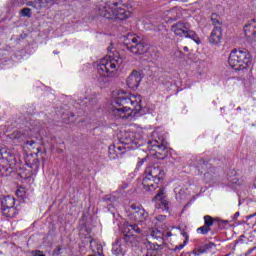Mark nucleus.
Here are the masks:
<instances>
[{
    "instance_id": "obj_47",
    "label": "nucleus",
    "mask_w": 256,
    "mask_h": 256,
    "mask_svg": "<svg viewBox=\"0 0 256 256\" xmlns=\"http://www.w3.org/2000/svg\"><path fill=\"white\" fill-rule=\"evenodd\" d=\"M184 51L187 53V51H189V48L187 46H185L184 48Z\"/></svg>"
},
{
    "instance_id": "obj_29",
    "label": "nucleus",
    "mask_w": 256,
    "mask_h": 256,
    "mask_svg": "<svg viewBox=\"0 0 256 256\" xmlns=\"http://www.w3.org/2000/svg\"><path fill=\"white\" fill-rule=\"evenodd\" d=\"M213 223H215V219H213V217L209 216V215H206L204 216V225L206 227H213Z\"/></svg>"
},
{
    "instance_id": "obj_24",
    "label": "nucleus",
    "mask_w": 256,
    "mask_h": 256,
    "mask_svg": "<svg viewBox=\"0 0 256 256\" xmlns=\"http://www.w3.org/2000/svg\"><path fill=\"white\" fill-rule=\"evenodd\" d=\"M2 213L5 217L13 218L15 215H17V208L15 206L4 208L2 209Z\"/></svg>"
},
{
    "instance_id": "obj_21",
    "label": "nucleus",
    "mask_w": 256,
    "mask_h": 256,
    "mask_svg": "<svg viewBox=\"0 0 256 256\" xmlns=\"http://www.w3.org/2000/svg\"><path fill=\"white\" fill-rule=\"evenodd\" d=\"M244 33L246 37H251V35H256V19H252L250 22L245 24Z\"/></svg>"
},
{
    "instance_id": "obj_35",
    "label": "nucleus",
    "mask_w": 256,
    "mask_h": 256,
    "mask_svg": "<svg viewBox=\"0 0 256 256\" xmlns=\"http://www.w3.org/2000/svg\"><path fill=\"white\" fill-rule=\"evenodd\" d=\"M148 245L152 251H159V249H161L162 247V246H157V241L154 243H151L150 241H148Z\"/></svg>"
},
{
    "instance_id": "obj_54",
    "label": "nucleus",
    "mask_w": 256,
    "mask_h": 256,
    "mask_svg": "<svg viewBox=\"0 0 256 256\" xmlns=\"http://www.w3.org/2000/svg\"><path fill=\"white\" fill-rule=\"evenodd\" d=\"M181 1H183V3H187V0H181Z\"/></svg>"
},
{
    "instance_id": "obj_30",
    "label": "nucleus",
    "mask_w": 256,
    "mask_h": 256,
    "mask_svg": "<svg viewBox=\"0 0 256 256\" xmlns=\"http://www.w3.org/2000/svg\"><path fill=\"white\" fill-rule=\"evenodd\" d=\"M209 231H211V228L205 226V224L197 229V233H200V235H207Z\"/></svg>"
},
{
    "instance_id": "obj_36",
    "label": "nucleus",
    "mask_w": 256,
    "mask_h": 256,
    "mask_svg": "<svg viewBox=\"0 0 256 256\" xmlns=\"http://www.w3.org/2000/svg\"><path fill=\"white\" fill-rule=\"evenodd\" d=\"M97 105V100L96 99H93V98H89L88 99V105L87 107L89 109H93V107H95Z\"/></svg>"
},
{
    "instance_id": "obj_39",
    "label": "nucleus",
    "mask_w": 256,
    "mask_h": 256,
    "mask_svg": "<svg viewBox=\"0 0 256 256\" xmlns=\"http://www.w3.org/2000/svg\"><path fill=\"white\" fill-rule=\"evenodd\" d=\"M63 249V247L61 245L56 246L54 253L56 255H59V253H61V250Z\"/></svg>"
},
{
    "instance_id": "obj_40",
    "label": "nucleus",
    "mask_w": 256,
    "mask_h": 256,
    "mask_svg": "<svg viewBox=\"0 0 256 256\" xmlns=\"http://www.w3.org/2000/svg\"><path fill=\"white\" fill-rule=\"evenodd\" d=\"M183 247H185V244H180L175 246V248L173 249V251H181V249H183Z\"/></svg>"
},
{
    "instance_id": "obj_12",
    "label": "nucleus",
    "mask_w": 256,
    "mask_h": 256,
    "mask_svg": "<svg viewBox=\"0 0 256 256\" xmlns=\"http://www.w3.org/2000/svg\"><path fill=\"white\" fill-rule=\"evenodd\" d=\"M123 239L126 245H131V247H139V243L143 241V236L131 234V232H128L124 234Z\"/></svg>"
},
{
    "instance_id": "obj_42",
    "label": "nucleus",
    "mask_w": 256,
    "mask_h": 256,
    "mask_svg": "<svg viewBox=\"0 0 256 256\" xmlns=\"http://www.w3.org/2000/svg\"><path fill=\"white\" fill-rule=\"evenodd\" d=\"M26 5H27L28 7H34V9H35V0H34V1H29V2H27Z\"/></svg>"
},
{
    "instance_id": "obj_15",
    "label": "nucleus",
    "mask_w": 256,
    "mask_h": 256,
    "mask_svg": "<svg viewBox=\"0 0 256 256\" xmlns=\"http://www.w3.org/2000/svg\"><path fill=\"white\" fill-rule=\"evenodd\" d=\"M112 15H113V19H119L120 21H123L131 17V12L127 11L123 7H119L114 10L112 9Z\"/></svg>"
},
{
    "instance_id": "obj_7",
    "label": "nucleus",
    "mask_w": 256,
    "mask_h": 256,
    "mask_svg": "<svg viewBox=\"0 0 256 256\" xmlns=\"http://www.w3.org/2000/svg\"><path fill=\"white\" fill-rule=\"evenodd\" d=\"M171 32L177 35L178 37H186L188 39H192V41L199 40V37H197V34L195 31L190 30L189 27H187V24L184 22H176L171 26Z\"/></svg>"
},
{
    "instance_id": "obj_16",
    "label": "nucleus",
    "mask_w": 256,
    "mask_h": 256,
    "mask_svg": "<svg viewBox=\"0 0 256 256\" xmlns=\"http://www.w3.org/2000/svg\"><path fill=\"white\" fill-rule=\"evenodd\" d=\"M121 241V238H117L112 245V253L115 256H125L126 250L125 248H123V244H121Z\"/></svg>"
},
{
    "instance_id": "obj_9",
    "label": "nucleus",
    "mask_w": 256,
    "mask_h": 256,
    "mask_svg": "<svg viewBox=\"0 0 256 256\" xmlns=\"http://www.w3.org/2000/svg\"><path fill=\"white\" fill-rule=\"evenodd\" d=\"M130 219L132 221H136V223H143L147 220V217H149V214L147 211H145V208L142 206H137L136 204H132L130 206Z\"/></svg>"
},
{
    "instance_id": "obj_6",
    "label": "nucleus",
    "mask_w": 256,
    "mask_h": 256,
    "mask_svg": "<svg viewBox=\"0 0 256 256\" xmlns=\"http://www.w3.org/2000/svg\"><path fill=\"white\" fill-rule=\"evenodd\" d=\"M124 45L127 51H130L132 55H145L149 51V47L145 42L141 41L139 37L130 35L124 40Z\"/></svg>"
},
{
    "instance_id": "obj_48",
    "label": "nucleus",
    "mask_w": 256,
    "mask_h": 256,
    "mask_svg": "<svg viewBox=\"0 0 256 256\" xmlns=\"http://www.w3.org/2000/svg\"><path fill=\"white\" fill-rule=\"evenodd\" d=\"M167 237H171L173 234L171 232H167Z\"/></svg>"
},
{
    "instance_id": "obj_22",
    "label": "nucleus",
    "mask_w": 256,
    "mask_h": 256,
    "mask_svg": "<svg viewBox=\"0 0 256 256\" xmlns=\"http://www.w3.org/2000/svg\"><path fill=\"white\" fill-rule=\"evenodd\" d=\"M196 167L200 173H205V171H209V169H214L211 163H208L205 159L200 158L197 160Z\"/></svg>"
},
{
    "instance_id": "obj_33",
    "label": "nucleus",
    "mask_w": 256,
    "mask_h": 256,
    "mask_svg": "<svg viewBox=\"0 0 256 256\" xmlns=\"http://www.w3.org/2000/svg\"><path fill=\"white\" fill-rule=\"evenodd\" d=\"M10 139H14L16 141H19V139H23V133L16 131L10 135Z\"/></svg>"
},
{
    "instance_id": "obj_20",
    "label": "nucleus",
    "mask_w": 256,
    "mask_h": 256,
    "mask_svg": "<svg viewBox=\"0 0 256 256\" xmlns=\"http://www.w3.org/2000/svg\"><path fill=\"white\" fill-rule=\"evenodd\" d=\"M213 247H215V243L210 242L202 246H197L196 248H194L192 253L195 256H199L202 255V253H207L210 249H213Z\"/></svg>"
},
{
    "instance_id": "obj_1",
    "label": "nucleus",
    "mask_w": 256,
    "mask_h": 256,
    "mask_svg": "<svg viewBox=\"0 0 256 256\" xmlns=\"http://www.w3.org/2000/svg\"><path fill=\"white\" fill-rule=\"evenodd\" d=\"M163 179H165V172L159 165L149 166L146 168L145 177L142 180L143 189L155 191Z\"/></svg>"
},
{
    "instance_id": "obj_14",
    "label": "nucleus",
    "mask_w": 256,
    "mask_h": 256,
    "mask_svg": "<svg viewBox=\"0 0 256 256\" xmlns=\"http://www.w3.org/2000/svg\"><path fill=\"white\" fill-rule=\"evenodd\" d=\"M221 39H223V33L221 32V27L216 26L212 30L210 37H209V43L211 45H219L221 43Z\"/></svg>"
},
{
    "instance_id": "obj_46",
    "label": "nucleus",
    "mask_w": 256,
    "mask_h": 256,
    "mask_svg": "<svg viewBox=\"0 0 256 256\" xmlns=\"http://www.w3.org/2000/svg\"><path fill=\"white\" fill-rule=\"evenodd\" d=\"M146 256H156V255H153L151 252H147Z\"/></svg>"
},
{
    "instance_id": "obj_11",
    "label": "nucleus",
    "mask_w": 256,
    "mask_h": 256,
    "mask_svg": "<svg viewBox=\"0 0 256 256\" xmlns=\"http://www.w3.org/2000/svg\"><path fill=\"white\" fill-rule=\"evenodd\" d=\"M141 79V74L137 70H133L127 78V86L130 89H137V87H139V84L141 83Z\"/></svg>"
},
{
    "instance_id": "obj_25",
    "label": "nucleus",
    "mask_w": 256,
    "mask_h": 256,
    "mask_svg": "<svg viewBox=\"0 0 256 256\" xmlns=\"http://www.w3.org/2000/svg\"><path fill=\"white\" fill-rule=\"evenodd\" d=\"M169 21H177V19H181V13L177 11V8L170 10L167 14Z\"/></svg>"
},
{
    "instance_id": "obj_32",
    "label": "nucleus",
    "mask_w": 256,
    "mask_h": 256,
    "mask_svg": "<svg viewBox=\"0 0 256 256\" xmlns=\"http://www.w3.org/2000/svg\"><path fill=\"white\" fill-rule=\"evenodd\" d=\"M20 15L22 17H28V19H31V9L30 8H23L20 11Z\"/></svg>"
},
{
    "instance_id": "obj_50",
    "label": "nucleus",
    "mask_w": 256,
    "mask_h": 256,
    "mask_svg": "<svg viewBox=\"0 0 256 256\" xmlns=\"http://www.w3.org/2000/svg\"><path fill=\"white\" fill-rule=\"evenodd\" d=\"M70 117H75V114L73 112H71Z\"/></svg>"
},
{
    "instance_id": "obj_34",
    "label": "nucleus",
    "mask_w": 256,
    "mask_h": 256,
    "mask_svg": "<svg viewBox=\"0 0 256 256\" xmlns=\"http://www.w3.org/2000/svg\"><path fill=\"white\" fill-rule=\"evenodd\" d=\"M130 229L129 231H134V233H138V235H141V228L137 226V224H131L129 225Z\"/></svg>"
},
{
    "instance_id": "obj_45",
    "label": "nucleus",
    "mask_w": 256,
    "mask_h": 256,
    "mask_svg": "<svg viewBox=\"0 0 256 256\" xmlns=\"http://www.w3.org/2000/svg\"><path fill=\"white\" fill-rule=\"evenodd\" d=\"M64 123H69V117L68 118H63Z\"/></svg>"
},
{
    "instance_id": "obj_13",
    "label": "nucleus",
    "mask_w": 256,
    "mask_h": 256,
    "mask_svg": "<svg viewBox=\"0 0 256 256\" xmlns=\"http://www.w3.org/2000/svg\"><path fill=\"white\" fill-rule=\"evenodd\" d=\"M96 15H98V17H103L104 19L113 20V9L107 4L100 5L96 9Z\"/></svg>"
},
{
    "instance_id": "obj_5",
    "label": "nucleus",
    "mask_w": 256,
    "mask_h": 256,
    "mask_svg": "<svg viewBox=\"0 0 256 256\" xmlns=\"http://www.w3.org/2000/svg\"><path fill=\"white\" fill-rule=\"evenodd\" d=\"M123 60L121 58L103 59L98 67L100 77H116L117 71L121 67Z\"/></svg>"
},
{
    "instance_id": "obj_53",
    "label": "nucleus",
    "mask_w": 256,
    "mask_h": 256,
    "mask_svg": "<svg viewBox=\"0 0 256 256\" xmlns=\"http://www.w3.org/2000/svg\"><path fill=\"white\" fill-rule=\"evenodd\" d=\"M254 187H255V189H256V179H255V181H254Z\"/></svg>"
},
{
    "instance_id": "obj_19",
    "label": "nucleus",
    "mask_w": 256,
    "mask_h": 256,
    "mask_svg": "<svg viewBox=\"0 0 256 256\" xmlns=\"http://www.w3.org/2000/svg\"><path fill=\"white\" fill-rule=\"evenodd\" d=\"M151 236L154 239H156L157 247H163V245H165V239L163 238V237H165V235L159 229L156 228V229L152 230Z\"/></svg>"
},
{
    "instance_id": "obj_2",
    "label": "nucleus",
    "mask_w": 256,
    "mask_h": 256,
    "mask_svg": "<svg viewBox=\"0 0 256 256\" xmlns=\"http://www.w3.org/2000/svg\"><path fill=\"white\" fill-rule=\"evenodd\" d=\"M115 103L119 108L130 109L135 113H141V109H143L139 95H127V93L122 92L116 97Z\"/></svg>"
},
{
    "instance_id": "obj_17",
    "label": "nucleus",
    "mask_w": 256,
    "mask_h": 256,
    "mask_svg": "<svg viewBox=\"0 0 256 256\" xmlns=\"http://www.w3.org/2000/svg\"><path fill=\"white\" fill-rule=\"evenodd\" d=\"M153 199L159 201L160 205H162L166 211H169V201L167 200V197H165L163 189H160Z\"/></svg>"
},
{
    "instance_id": "obj_4",
    "label": "nucleus",
    "mask_w": 256,
    "mask_h": 256,
    "mask_svg": "<svg viewBox=\"0 0 256 256\" xmlns=\"http://www.w3.org/2000/svg\"><path fill=\"white\" fill-rule=\"evenodd\" d=\"M228 63L235 71L247 69L249 65V53H247V51L234 49L229 55Z\"/></svg>"
},
{
    "instance_id": "obj_51",
    "label": "nucleus",
    "mask_w": 256,
    "mask_h": 256,
    "mask_svg": "<svg viewBox=\"0 0 256 256\" xmlns=\"http://www.w3.org/2000/svg\"><path fill=\"white\" fill-rule=\"evenodd\" d=\"M234 216L239 217V212H236Z\"/></svg>"
},
{
    "instance_id": "obj_49",
    "label": "nucleus",
    "mask_w": 256,
    "mask_h": 256,
    "mask_svg": "<svg viewBox=\"0 0 256 256\" xmlns=\"http://www.w3.org/2000/svg\"><path fill=\"white\" fill-rule=\"evenodd\" d=\"M112 5H113L114 7H117V5H119V3L114 2Z\"/></svg>"
},
{
    "instance_id": "obj_27",
    "label": "nucleus",
    "mask_w": 256,
    "mask_h": 256,
    "mask_svg": "<svg viewBox=\"0 0 256 256\" xmlns=\"http://www.w3.org/2000/svg\"><path fill=\"white\" fill-rule=\"evenodd\" d=\"M204 179L207 183H211L215 179V168L208 169L207 172L204 174Z\"/></svg>"
},
{
    "instance_id": "obj_18",
    "label": "nucleus",
    "mask_w": 256,
    "mask_h": 256,
    "mask_svg": "<svg viewBox=\"0 0 256 256\" xmlns=\"http://www.w3.org/2000/svg\"><path fill=\"white\" fill-rule=\"evenodd\" d=\"M149 144L155 148V151L156 153H158V155H162V159H165V157H167L168 151L165 145L159 144V142L157 141H150Z\"/></svg>"
},
{
    "instance_id": "obj_52",
    "label": "nucleus",
    "mask_w": 256,
    "mask_h": 256,
    "mask_svg": "<svg viewBox=\"0 0 256 256\" xmlns=\"http://www.w3.org/2000/svg\"><path fill=\"white\" fill-rule=\"evenodd\" d=\"M237 243H241V240H237V241L235 242V246L237 245Z\"/></svg>"
},
{
    "instance_id": "obj_8",
    "label": "nucleus",
    "mask_w": 256,
    "mask_h": 256,
    "mask_svg": "<svg viewBox=\"0 0 256 256\" xmlns=\"http://www.w3.org/2000/svg\"><path fill=\"white\" fill-rule=\"evenodd\" d=\"M17 163L15 156L7 149H0V175H5L9 171V167H13Z\"/></svg>"
},
{
    "instance_id": "obj_26",
    "label": "nucleus",
    "mask_w": 256,
    "mask_h": 256,
    "mask_svg": "<svg viewBox=\"0 0 256 256\" xmlns=\"http://www.w3.org/2000/svg\"><path fill=\"white\" fill-rule=\"evenodd\" d=\"M210 19H211V23H212V25H214V27H221V25L223 24L221 22V16L218 14L213 13L211 15Z\"/></svg>"
},
{
    "instance_id": "obj_28",
    "label": "nucleus",
    "mask_w": 256,
    "mask_h": 256,
    "mask_svg": "<svg viewBox=\"0 0 256 256\" xmlns=\"http://www.w3.org/2000/svg\"><path fill=\"white\" fill-rule=\"evenodd\" d=\"M87 239L90 243L91 251H93V253H95V251H96V253L98 254L99 253V245H101V244H99L95 239H93L91 237H88Z\"/></svg>"
},
{
    "instance_id": "obj_3",
    "label": "nucleus",
    "mask_w": 256,
    "mask_h": 256,
    "mask_svg": "<svg viewBox=\"0 0 256 256\" xmlns=\"http://www.w3.org/2000/svg\"><path fill=\"white\" fill-rule=\"evenodd\" d=\"M139 147V139H137V133L124 132L119 138V145L114 146L115 152L119 155H123L126 151H135Z\"/></svg>"
},
{
    "instance_id": "obj_44",
    "label": "nucleus",
    "mask_w": 256,
    "mask_h": 256,
    "mask_svg": "<svg viewBox=\"0 0 256 256\" xmlns=\"http://www.w3.org/2000/svg\"><path fill=\"white\" fill-rule=\"evenodd\" d=\"M18 1V3H20V5H25V1H27V0H17Z\"/></svg>"
},
{
    "instance_id": "obj_10",
    "label": "nucleus",
    "mask_w": 256,
    "mask_h": 256,
    "mask_svg": "<svg viewBox=\"0 0 256 256\" xmlns=\"http://www.w3.org/2000/svg\"><path fill=\"white\" fill-rule=\"evenodd\" d=\"M139 112H135L133 110H130L128 108H117L114 107L112 110V115L116 117V119H131V117H135Z\"/></svg>"
},
{
    "instance_id": "obj_31",
    "label": "nucleus",
    "mask_w": 256,
    "mask_h": 256,
    "mask_svg": "<svg viewBox=\"0 0 256 256\" xmlns=\"http://www.w3.org/2000/svg\"><path fill=\"white\" fill-rule=\"evenodd\" d=\"M44 7H47L45 0H35V9H44Z\"/></svg>"
},
{
    "instance_id": "obj_38",
    "label": "nucleus",
    "mask_w": 256,
    "mask_h": 256,
    "mask_svg": "<svg viewBox=\"0 0 256 256\" xmlns=\"http://www.w3.org/2000/svg\"><path fill=\"white\" fill-rule=\"evenodd\" d=\"M32 256H45V254H43V252L41 250H33L31 252Z\"/></svg>"
},
{
    "instance_id": "obj_43",
    "label": "nucleus",
    "mask_w": 256,
    "mask_h": 256,
    "mask_svg": "<svg viewBox=\"0 0 256 256\" xmlns=\"http://www.w3.org/2000/svg\"><path fill=\"white\" fill-rule=\"evenodd\" d=\"M26 145H30V147H33V145H35V141L33 140L26 141Z\"/></svg>"
},
{
    "instance_id": "obj_41",
    "label": "nucleus",
    "mask_w": 256,
    "mask_h": 256,
    "mask_svg": "<svg viewBox=\"0 0 256 256\" xmlns=\"http://www.w3.org/2000/svg\"><path fill=\"white\" fill-rule=\"evenodd\" d=\"M44 2L46 3V7H49V5L55 4V0H44Z\"/></svg>"
},
{
    "instance_id": "obj_37",
    "label": "nucleus",
    "mask_w": 256,
    "mask_h": 256,
    "mask_svg": "<svg viewBox=\"0 0 256 256\" xmlns=\"http://www.w3.org/2000/svg\"><path fill=\"white\" fill-rule=\"evenodd\" d=\"M104 201H106L107 203H113V201H115V196L106 195L104 197Z\"/></svg>"
},
{
    "instance_id": "obj_23",
    "label": "nucleus",
    "mask_w": 256,
    "mask_h": 256,
    "mask_svg": "<svg viewBox=\"0 0 256 256\" xmlns=\"http://www.w3.org/2000/svg\"><path fill=\"white\" fill-rule=\"evenodd\" d=\"M15 207V198L13 196H6L2 199V210Z\"/></svg>"
}]
</instances>
